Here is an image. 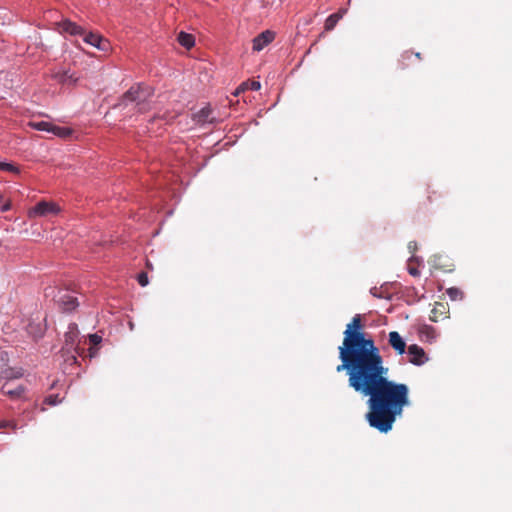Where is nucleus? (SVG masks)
I'll use <instances>...</instances> for the list:
<instances>
[{
  "instance_id": "412c9836",
  "label": "nucleus",
  "mask_w": 512,
  "mask_h": 512,
  "mask_svg": "<svg viewBox=\"0 0 512 512\" xmlns=\"http://www.w3.org/2000/svg\"><path fill=\"white\" fill-rule=\"evenodd\" d=\"M341 17L340 13H333L329 15L325 20V30H333Z\"/></svg>"
},
{
  "instance_id": "f257e3e1",
  "label": "nucleus",
  "mask_w": 512,
  "mask_h": 512,
  "mask_svg": "<svg viewBox=\"0 0 512 512\" xmlns=\"http://www.w3.org/2000/svg\"><path fill=\"white\" fill-rule=\"evenodd\" d=\"M338 351L341 363L336 372H345L348 386L367 398L365 419L369 426L380 433H388L404 408L410 405L409 387L389 379V368L373 337L364 330L360 314H355L346 325Z\"/></svg>"
},
{
  "instance_id": "a211bd4d",
  "label": "nucleus",
  "mask_w": 512,
  "mask_h": 512,
  "mask_svg": "<svg viewBox=\"0 0 512 512\" xmlns=\"http://www.w3.org/2000/svg\"><path fill=\"white\" fill-rule=\"evenodd\" d=\"M261 88V84L259 81H245L240 84V86L236 89L234 95H238L241 92L246 90L258 91Z\"/></svg>"
},
{
  "instance_id": "9d476101",
  "label": "nucleus",
  "mask_w": 512,
  "mask_h": 512,
  "mask_svg": "<svg viewBox=\"0 0 512 512\" xmlns=\"http://www.w3.org/2000/svg\"><path fill=\"white\" fill-rule=\"evenodd\" d=\"M52 77L56 82L65 86H74L79 80V77L70 70H59Z\"/></svg>"
},
{
  "instance_id": "aec40b11",
  "label": "nucleus",
  "mask_w": 512,
  "mask_h": 512,
  "mask_svg": "<svg viewBox=\"0 0 512 512\" xmlns=\"http://www.w3.org/2000/svg\"><path fill=\"white\" fill-rule=\"evenodd\" d=\"M387 286H388V283L383 284L380 287V289H378L377 287H373V288L370 289V293H371L372 296H374L376 298L390 300L391 299V295H389V294H387L385 292V289H386Z\"/></svg>"
},
{
  "instance_id": "a878e982",
  "label": "nucleus",
  "mask_w": 512,
  "mask_h": 512,
  "mask_svg": "<svg viewBox=\"0 0 512 512\" xmlns=\"http://www.w3.org/2000/svg\"><path fill=\"white\" fill-rule=\"evenodd\" d=\"M9 358L6 352L0 353V372L7 368L9 365Z\"/></svg>"
},
{
  "instance_id": "72a5a7b5",
  "label": "nucleus",
  "mask_w": 512,
  "mask_h": 512,
  "mask_svg": "<svg viewBox=\"0 0 512 512\" xmlns=\"http://www.w3.org/2000/svg\"><path fill=\"white\" fill-rule=\"evenodd\" d=\"M3 164H4V162L0 161V171H2V169H3Z\"/></svg>"
},
{
  "instance_id": "f8f14e48",
  "label": "nucleus",
  "mask_w": 512,
  "mask_h": 512,
  "mask_svg": "<svg viewBox=\"0 0 512 512\" xmlns=\"http://www.w3.org/2000/svg\"><path fill=\"white\" fill-rule=\"evenodd\" d=\"M211 114H212V109L210 108V106H205L194 114L193 120L197 124H201V125L206 124V123H213L214 119L210 117Z\"/></svg>"
},
{
  "instance_id": "423d86ee",
  "label": "nucleus",
  "mask_w": 512,
  "mask_h": 512,
  "mask_svg": "<svg viewBox=\"0 0 512 512\" xmlns=\"http://www.w3.org/2000/svg\"><path fill=\"white\" fill-rule=\"evenodd\" d=\"M59 211L60 209L56 204L40 201L30 210V216H47L49 214H57Z\"/></svg>"
},
{
  "instance_id": "4468645a",
  "label": "nucleus",
  "mask_w": 512,
  "mask_h": 512,
  "mask_svg": "<svg viewBox=\"0 0 512 512\" xmlns=\"http://www.w3.org/2000/svg\"><path fill=\"white\" fill-rule=\"evenodd\" d=\"M27 333L33 337V339H39L44 334V328L40 323L30 321L26 326Z\"/></svg>"
},
{
  "instance_id": "b1692460",
  "label": "nucleus",
  "mask_w": 512,
  "mask_h": 512,
  "mask_svg": "<svg viewBox=\"0 0 512 512\" xmlns=\"http://www.w3.org/2000/svg\"><path fill=\"white\" fill-rule=\"evenodd\" d=\"M44 403L49 406H55L59 403H61V399L59 398L58 394H51L45 397Z\"/></svg>"
},
{
  "instance_id": "6e6552de",
  "label": "nucleus",
  "mask_w": 512,
  "mask_h": 512,
  "mask_svg": "<svg viewBox=\"0 0 512 512\" xmlns=\"http://www.w3.org/2000/svg\"><path fill=\"white\" fill-rule=\"evenodd\" d=\"M60 33L69 34L71 36L84 35V28L69 19H63L57 23Z\"/></svg>"
},
{
  "instance_id": "2f4dec72",
  "label": "nucleus",
  "mask_w": 512,
  "mask_h": 512,
  "mask_svg": "<svg viewBox=\"0 0 512 512\" xmlns=\"http://www.w3.org/2000/svg\"><path fill=\"white\" fill-rule=\"evenodd\" d=\"M8 425H9V423H8L7 421H0V430H1L2 428L7 427Z\"/></svg>"
},
{
  "instance_id": "20e7f679",
  "label": "nucleus",
  "mask_w": 512,
  "mask_h": 512,
  "mask_svg": "<svg viewBox=\"0 0 512 512\" xmlns=\"http://www.w3.org/2000/svg\"><path fill=\"white\" fill-rule=\"evenodd\" d=\"M55 301L63 312H72L79 306L77 297L68 290H60Z\"/></svg>"
},
{
  "instance_id": "6ab92c4d",
  "label": "nucleus",
  "mask_w": 512,
  "mask_h": 512,
  "mask_svg": "<svg viewBox=\"0 0 512 512\" xmlns=\"http://www.w3.org/2000/svg\"><path fill=\"white\" fill-rule=\"evenodd\" d=\"M51 133L60 138H67L72 135L73 131L69 127L53 125Z\"/></svg>"
},
{
  "instance_id": "7ed1b4c3",
  "label": "nucleus",
  "mask_w": 512,
  "mask_h": 512,
  "mask_svg": "<svg viewBox=\"0 0 512 512\" xmlns=\"http://www.w3.org/2000/svg\"><path fill=\"white\" fill-rule=\"evenodd\" d=\"M79 329L76 323H70L68 330L64 334V345L62 346L61 352L65 361H71V363H77V355L79 354Z\"/></svg>"
},
{
  "instance_id": "c756f323",
  "label": "nucleus",
  "mask_w": 512,
  "mask_h": 512,
  "mask_svg": "<svg viewBox=\"0 0 512 512\" xmlns=\"http://www.w3.org/2000/svg\"><path fill=\"white\" fill-rule=\"evenodd\" d=\"M10 208H11V204H10L9 202H5V203H3V204L0 206V210H1L2 212H7V211H9V210H10Z\"/></svg>"
},
{
  "instance_id": "393cba45",
  "label": "nucleus",
  "mask_w": 512,
  "mask_h": 512,
  "mask_svg": "<svg viewBox=\"0 0 512 512\" xmlns=\"http://www.w3.org/2000/svg\"><path fill=\"white\" fill-rule=\"evenodd\" d=\"M2 171L11 172L13 174H19L20 168L13 163L4 162Z\"/></svg>"
},
{
  "instance_id": "5701e85b",
  "label": "nucleus",
  "mask_w": 512,
  "mask_h": 512,
  "mask_svg": "<svg viewBox=\"0 0 512 512\" xmlns=\"http://www.w3.org/2000/svg\"><path fill=\"white\" fill-rule=\"evenodd\" d=\"M447 295L451 300L462 298V291L456 287H450L446 290Z\"/></svg>"
},
{
  "instance_id": "39448f33",
  "label": "nucleus",
  "mask_w": 512,
  "mask_h": 512,
  "mask_svg": "<svg viewBox=\"0 0 512 512\" xmlns=\"http://www.w3.org/2000/svg\"><path fill=\"white\" fill-rule=\"evenodd\" d=\"M407 353L409 355L408 361L415 366H422L428 361L426 352L417 344L408 346Z\"/></svg>"
},
{
  "instance_id": "1a4fd4ad",
  "label": "nucleus",
  "mask_w": 512,
  "mask_h": 512,
  "mask_svg": "<svg viewBox=\"0 0 512 512\" xmlns=\"http://www.w3.org/2000/svg\"><path fill=\"white\" fill-rule=\"evenodd\" d=\"M388 343L398 355L406 353V349L408 348L405 339L397 331L389 332Z\"/></svg>"
},
{
  "instance_id": "0eeeda50",
  "label": "nucleus",
  "mask_w": 512,
  "mask_h": 512,
  "mask_svg": "<svg viewBox=\"0 0 512 512\" xmlns=\"http://www.w3.org/2000/svg\"><path fill=\"white\" fill-rule=\"evenodd\" d=\"M83 40L85 43L96 47L97 49L101 51H107L110 47V43L107 39L103 38L100 34L97 33H86L84 31Z\"/></svg>"
},
{
  "instance_id": "473e14b6",
  "label": "nucleus",
  "mask_w": 512,
  "mask_h": 512,
  "mask_svg": "<svg viewBox=\"0 0 512 512\" xmlns=\"http://www.w3.org/2000/svg\"><path fill=\"white\" fill-rule=\"evenodd\" d=\"M409 261H418V258L416 256H411L409 258Z\"/></svg>"
},
{
  "instance_id": "7c9ffc66",
  "label": "nucleus",
  "mask_w": 512,
  "mask_h": 512,
  "mask_svg": "<svg viewBox=\"0 0 512 512\" xmlns=\"http://www.w3.org/2000/svg\"><path fill=\"white\" fill-rule=\"evenodd\" d=\"M408 249L410 252H414L417 249V242L416 241H410L408 243Z\"/></svg>"
},
{
  "instance_id": "ddd939ff",
  "label": "nucleus",
  "mask_w": 512,
  "mask_h": 512,
  "mask_svg": "<svg viewBox=\"0 0 512 512\" xmlns=\"http://www.w3.org/2000/svg\"><path fill=\"white\" fill-rule=\"evenodd\" d=\"M24 375L23 369L18 367L8 366L0 372V378L6 381L19 379Z\"/></svg>"
},
{
  "instance_id": "2eb2a0df",
  "label": "nucleus",
  "mask_w": 512,
  "mask_h": 512,
  "mask_svg": "<svg viewBox=\"0 0 512 512\" xmlns=\"http://www.w3.org/2000/svg\"><path fill=\"white\" fill-rule=\"evenodd\" d=\"M25 391H26V388L23 385H18L16 388L9 389V390L5 389V385H3L0 388V393L7 395L8 397H10L13 400L20 399L23 396V394L25 393Z\"/></svg>"
},
{
  "instance_id": "bb28decb",
  "label": "nucleus",
  "mask_w": 512,
  "mask_h": 512,
  "mask_svg": "<svg viewBox=\"0 0 512 512\" xmlns=\"http://www.w3.org/2000/svg\"><path fill=\"white\" fill-rule=\"evenodd\" d=\"M137 281L138 283L142 286V287H145L147 284H148V275L146 272H140L138 275H137Z\"/></svg>"
},
{
  "instance_id": "4be33fe9",
  "label": "nucleus",
  "mask_w": 512,
  "mask_h": 512,
  "mask_svg": "<svg viewBox=\"0 0 512 512\" xmlns=\"http://www.w3.org/2000/svg\"><path fill=\"white\" fill-rule=\"evenodd\" d=\"M33 127L38 131L52 132L53 124L46 122V121H40V122L34 123Z\"/></svg>"
},
{
  "instance_id": "dca6fc26",
  "label": "nucleus",
  "mask_w": 512,
  "mask_h": 512,
  "mask_svg": "<svg viewBox=\"0 0 512 512\" xmlns=\"http://www.w3.org/2000/svg\"><path fill=\"white\" fill-rule=\"evenodd\" d=\"M178 43L186 48L190 49L195 45V38L192 34L181 31L177 36Z\"/></svg>"
},
{
  "instance_id": "c85d7f7f",
  "label": "nucleus",
  "mask_w": 512,
  "mask_h": 512,
  "mask_svg": "<svg viewBox=\"0 0 512 512\" xmlns=\"http://www.w3.org/2000/svg\"><path fill=\"white\" fill-rule=\"evenodd\" d=\"M408 273L413 276V277H418L420 276V271L419 269L415 268V267H408L407 269Z\"/></svg>"
},
{
  "instance_id": "f03ea898",
  "label": "nucleus",
  "mask_w": 512,
  "mask_h": 512,
  "mask_svg": "<svg viewBox=\"0 0 512 512\" xmlns=\"http://www.w3.org/2000/svg\"><path fill=\"white\" fill-rule=\"evenodd\" d=\"M154 92V88L147 84H134L123 94L115 107L125 109L132 106L129 112L146 113L152 108L151 98Z\"/></svg>"
},
{
  "instance_id": "9b49d317",
  "label": "nucleus",
  "mask_w": 512,
  "mask_h": 512,
  "mask_svg": "<svg viewBox=\"0 0 512 512\" xmlns=\"http://www.w3.org/2000/svg\"><path fill=\"white\" fill-rule=\"evenodd\" d=\"M275 38V33L270 30H265L261 32L258 36H256L253 39V50L254 51H261L263 50L268 44H270Z\"/></svg>"
},
{
  "instance_id": "cd10ccee",
  "label": "nucleus",
  "mask_w": 512,
  "mask_h": 512,
  "mask_svg": "<svg viewBox=\"0 0 512 512\" xmlns=\"http://www.w3.org/2000/svg\"><path fill=\"white\" fill-rule=\"evenodd\" d=\"M89 341H90V343H91V344H93V345H98V344H100V343H101V341H102V337H101V336H99V335H98V334H96V333H95V334H90V335H89Z\"/></svg>"
},
{
  "instance_id": "f3484780",
  "label": "nucleus",
  "mask_w": 512,
  "mask_h": 512,
  "mask_svg": "<svg viewBox=\"0 0 512 512\" xmlns=\"http://www.w3.org/2000/svg\"><path fill=\"white\" fill-rule=\"evenodd\" d=\"M405 296L408 298L406 302L408 304H414L419 302L424 295H419L418 290L414 286H409L405 288Z\"/></svg>"
}]
</instances>
